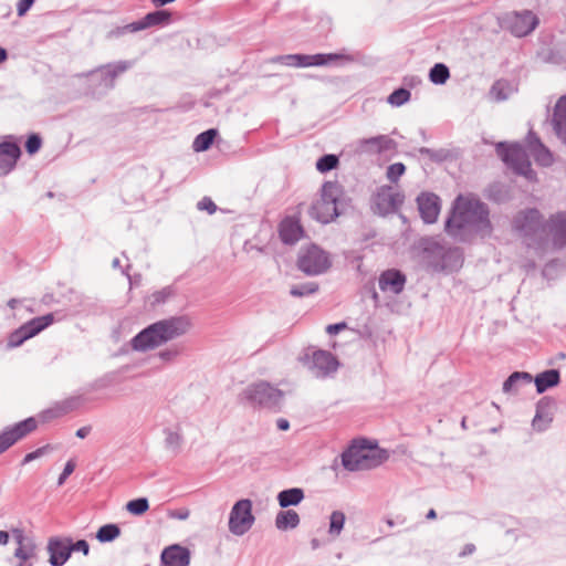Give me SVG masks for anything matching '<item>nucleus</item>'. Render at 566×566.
I'll use <instances>...</instances> for the list:
<instances>
[{"label":"nucleus","mask_w":566,"mask_h":566,"mask_svg":"<svg viewBox=\"0 0 566 566\" xmlns=\"http://www.w3.org/2000/svg\"><path fill=\"white\" fill-rule=\"evenodd\" d=\"M342 195L343 189L338 182H324L319 197L315 199L310 207V216L321 223H328L333 221L340 213L338 205Z\"/></svg>","instance_id":"3"},{"label":"nucleus","mask_w":566,"mask_h":566,"mask_svg":"<svg viewBox=\"0 0 566 566\" xmlns=\"http://www.w3.org/2000/svg\"><path fill=\"white\" fill-rule=\"evenodd\" d=\"M336 358L326 350H316L313 353L310 361V369L315 377H325L337 369Z\"/></svg>","instance_id":"16"},{"label":"nucleus","mask_w":566,"mask_h":566,"mask_svg":"<svg viewBox=\"0 0 566 566\" xmlns=\"http://www.w3.org/2000/svg\"><path fill=\"white\" fill-rule=\"evenodd\" d=\"M164 433L166 448L175 453L179 452L184 442L180 427L177 426L175 429L166 428Z\"/></svg>","instance_id":"33"},{"label":"nucleus","mask_w":566,"mask_h":566,"mask_svg":"<svg viewBox=\"0 0 566 566\" xmlns=\"http://www.w3.org/2000/svg\"><path fill=\"white\" fill-rule=\"evenodd\" d=\"M91 432V427L90 426H85V427H82L80 429H77L76 431V437L80 438V439H84L86 438Z\"/></svg>","instance_id":"57"},{"label":"nucleus","mask_w":566,"mask_h":566,"mask_svg":"<svg viewBox=\"0 0 566 566\" xmlns=\"http://www.w3.org/2000/svg\"><path fill=\"white\" fill-rule=\"evenodd\" d=\"M418 209L426 223L437 221L440 212V198L431 192H422L417 198Z\"/></svg>","instance_id":"18"},{"label":"nucleus","mask_w":566,"mask_h":566,"mask_svg":"<svg viewBox=\"0 0 566 566\" xmlns=\"http://www.w3.org/2000/svg\"><path fill=\"white\" fill-rule=\"evenodd\" d=\"M304 499V491L300 488L283 490L277 494V502L282 509L295 506Z\"/></svg>","instance_id":"28"},{"label":"nucleus","mask_w":566,"mask_h":566,"mask_svg":"<svg viewBox=\"0 0 566 566\" xmlns=\"http://www.w3.org/2000/svg\"><path fill=\"white\" fill-rule=\"evenodd\" d=\"M35 554H36V545L34 542L22 545V546H18L17 549L14 551V556L19 560H31L32 558L35 557Z\"/></svg>","instance_id":"41"},{"label":"nucleus","mask_w":566,"mask_h":566,"mask_svg":"<svg viewBox=\"0 0 566 566\" xmlns=\"http://www.w3.org/2000/svg\"><path fill=\"white\" fill-rule=\"evenodd\" d=\"M391 143H392V140L389 137H387L385 135H380V136L363 139L359 142V145H360V148L364 150H375V151L380 153L382 150L389 149Z\"/></svg>","instance_id":"32"},{"label":"nucleus","mask_w":566,"mask_h":566,"mask_svg":"<svg viewBox=\"0 0 566 566\" xmlns=\"http://www.w3.org/2000/svg\"><path fill=\"white\" fill-rule=\"evenodd\" d=\"M559 371L557 369H548L539 373L535 379L536 391L538 394L545 392L547 389L555 387L559 384Z\"/></svg>","instance_id":"27"},{"label":"nucleus","mask_w":566,"mask_h":566,"mask_svg":"<svg viewBox=\"0 0 566 566\" xmlns=\"http://www.w3.org/2000/svg\"><path fill=\"white\" fill-rule=\"evenodd\" d=\"M405 171L406 166L402 163H395L388 166L386 176L391 182H397Z\"/></svg>","instance_id":"45"},{"label":"nucleus","mask_w":566,"mask_h":566,"mask_svg":"<svg viewBox=\"0 0 566 566\" xmlns=\"http://www.w3.org/2000/svg\"><path fill=\"white\" fill-rule=\"evenodd\" d=\"M318 290V284L315 282H307L303 284L293 285L291 287V295L302 297L315 293Z\"/></svg>","instance_id":"38"},{"label":"nucleus","mask_w":566,"mask_h":566,"mask_svg":"<svg viewBox=\"0 0 566 566\" xmlns=\"http://www.w3.org/2000/svg\"><path fill=\"white\" fill-rule=\"evenodd\" d=\"M419 153H420L421 155L429 156L430 158H433V157H434V153H433V150H432V149H430V148H427V147H421V148L419 149Z\"/></svg>","instance_id":"59"},{"label":"nucleus","mask_w":566,"mask_h":566,"mask_svg":"<svg viewBox=\"0 0 566 566\" xmlns=\"http://www.w3.org/2000/svg\"><path fill=\"white\" fill-rule=\"evenodd\" d=\"M509 91L510 88L506 82L497 81L492 85L490 94L495 101L500 102L509 97Z\"/></svg>","instance_id":"43"},{"label":"nucleus","mask_w":566,"mask_h":566,"mask_svg":"<svg viewBox=\"0 0 566 566\" xmlns=\"http://www.w3.org/2000/svg\"><path fill=\"white\" fill-rule=\"evenodd\" d=\"M276 424L280 430H287L290 428V422L284 418H280Z\"/></svg>","instance_id":"58"},{"label":"nucleus","mask_w":566,"mask_h":566,"mask_svg":"<svg viewBox=\"0 0 566 566\" xmlns=\"http://www.w3.org/2000/svg\"><path fill=\"white\" fill-rule=\"evenodd\" d=\"M347 328V324L345 322L336 323L327 325L326 333L329 335H336L337 333Z\"/></svg>","instance_id":"54"},{"label":"nucleus","mask_w":566,"mask_h":566,"mask_svg":"<svg viewBox=\"0 0 566 566\" xmlns=\"http://www.w3.org/2000/svg\"><path fill=\"white\" fill-rule=\"evenodd\" d=\"M527 146L531 155L536 164L543 167H549L554 163L552 151L541 142L534 132H530L527 136Z\"/></svg>","instance_id":"21"},{"label":"nucleus","mask_w":566,"mask_h":566,"mask_svg":"<svg viewBox=\"0 0 566 566\" xmlns=\"http://www.w3.org/2000/svg\"><path fill=\"white\" fill-rule=\"evenodd\" d=\"M301 235L302 228L296 221L292 219L282 221L280 226V238L284 243L293 244L300 240Z\"/></svg>","instance_id":"26"},{"label":"nucleus","mask_w":566,"mask_h":566,"mask_svg":"<svg viewBox=\"0 0 566 566\" xmlns=\"http://www.w3.org/2000/svg\"><path fill=\"white\" fill-rule=\"evenodd\" d=\"M241 398L252 406L275 409L282 401L283 392L266 381H259L244 388Z\"/></svg>","instance_id":"6"},{"label":"nucleus","mask_w":566,"mask_h":566,"mask_svg":"<svg viewBox=\"0 0 566 566\" xmlns=\"http://www.w3.org/2000/svg\"><path fill=\"white\" fill-rule=\"evenodd\" d=\"M73 552H82L86 556L90 552V545L85 539H78L75 543L71 541V553Z\"/></svg>","instance_id":"49"},{"label":"nucleus","mask_w":566,"mask_h":566,"mask_svg":"<svg viewBox=\"0 0 566 566\" xmlns=\"http://www.w3.org/2000/svg\"><path fill=\"white\" fill-rule=\"evenodd\" d=\"M36 427V420L31 417L14 424L12 428L7 429V431L11 436V439H14V442H17L18 440L22 439L30 432L34 431Z\"/></svg>","instance_id":"30"},{"label":"nucleus","mask_w":566,"mask_h":566,"mask_svg":"<svg viewBox=\"0 0 566 566\" xmlns=\"http://www.w3.org/2000/svg\"><path fill=\"white\" fill-rule=\"evenodd\" d=\"M382 458L378 449L365 444H352L342 453V464L348 471L369 470L381 464Z\"/></svg>","instance_id":"4"},{"label":"nucleus","mask_w":566,"mask_h":566,"mask_svg":"<svg viewBox=\"0 0 566 566\" xmlns=\"http://www.w3.org/2000/svg\"><path fill=\"white\" fill-rule=\"evenodd\" d=\"M120 534V530L116 524H106L98 528L96 538L101 543L112 542Z\"/></svg>","instance_id":"37"},{"label":"nucleus","mask_w":566,"mask_h":566,"mask_svg":"<svg viewBox=\"0 0 566 566\" xmlns=\"http://www.w3.org/2000/svg\"><path fill=\"white\" fill-rule=\"evenodd\" d=\"M41 143V138L38 135H31L25 143L27 151L35 154L40 149Z\"/></svg>","instance_id":"46"},{"label":"nucleus","mask_w":566,"mask_h":566,"mask_svg":"<svg viewBox=\"0 0 566 566\" xmlns=\"http://www.w3.org/2000/svg\"><path fill=\"white\" fill-rule=\"evenodd\" d=\"M446 231L460 241H468L472 235H490L492 224L488 206L478 199L459 196L446 222Z\"/></svg>","instance_id":"1"},{"label":"nucleus","mask_w":566,"mask_h":566,"mask_svg":"<svg viewBox=\"0 0 566 566\" xmlns=\"http://www.w3.org/2000/svg\"><path fill=\"white\" fill-rule=\"evenodd\" d=\"M437 517V513L433 509L429 510V512L427 513V518L428 520H433Z\"/></svg>","instance_id":"63"},{"label":"nucleus","mask_w":566,"mask_h":566,"mask_svg":"<svg viewBox=\"0 0 566 566\" xmlns=\"http://www.w3.org/2000/svg\"><path fill=\"white\" fill-rule=\"evenodd\" d=\"M170 22V13L166 10H157L147 13L138 21H134L124 27L125 31L138 32L151 27L166 25Z\"/></svg>","instance_id":"19"},{"label":"nucleus","mask_w":566,"mask_h":566,"mask_svg":"<svg viewBox=\"0 0 566 566\" xmlns=\"http://www.w3.org/2000/svg\"><path fill=\"white\" fill-rule=\"evenodd\" d=\"M300 524V516L294 510L280 511L275 517V526L285 531L287 528H295Z\"/></svg>","instance_id":"31"},{"label":"nucleus","mask_w":566,"mask_h":566,"mask_svg":"<svg viewBox=\"0 0 566 566\" xmlns=\"http://www.w3.org/2000/svg\"><path fill=\"white\" fill-rule=\"evenodd\" d=\"M75 470V463L72 460H69L63 469V472L60 474L57 484L62 485L65 480L71 475Z\"/></svg>","instance_id":"48"},{"label":"nucleus","mask_w":566,"mask_h":566,"mask_svg":"<svg viewBox=\"0 0 566 566\" xmlns=\"http://www.w3.org/2000/svg\"><path fill=\"white\" fill-rule=\"evenodd\" d=\"M553 401L544 397L542 398L536 406V413L533 419V428L537 431H544L548 428L551 422L553 421V413L551 411V407Z\"/></svg>","instance_id":"25"},{"label":"nucleus","mask_w":566,"mask_h":566,"mask_svg":"<svg viewBox=\"0 0 566 566\" xmlns=\"http://www.w3.org/2000/svg\"><path fill=\"white\" fill-rule=\"evenodd\" d=\"M126 509L133 515H142L149 509V503L146 497H138L129 501Z\"/></svg>","instance_id":"40"},{"label":"nucleus","mask_w":566,"mask_h":566,"mask_svg":"<svg viewBox=\"0 0 566 566\" xmlns=\"http://www.w3.org/2000/svg\"><path fill=\"white\" fill-rule=\"evenodd\" d=\"M338 163L339 160L336 155H324L317 160L316 168L321 172H326L336 168Z\"/></svg>","instance_id":"42"},{"label":"nucleus","mask_w":566,"mask_h":566,"mask_svg":"<svg viewBox=\"0 0 566 566\" xmlns=\"http://www.w3.org/2000/svg\"><path fill=\"white\" fill-rule=\"evenodd\" d=\"M21 154L19 146L14 143L4 142L0 144V175H8Z\"/></svg>","instance_id":"24"},{"label":"nucleus","mask_w":566,"mask_h":566,"mask_svg":"<svg viewBox=\"0 0 566 566\" xmlns=\"http://www.w3.org/2000/svg\"><path fill=\"white\" fill-rule=\"evenodd\" d=\"M13 535L18 546H22L33 542V539L27 537L21 530H13Z\"/></svg>","instance_id":"52"},{"label":"nucleus","mask_w":566,"mask_h":566,"mask_svg":"<svg viewBox=\"0 0 566 566\" xmlns=\"http://www.w3.org/2000/svg\"><path fill=\"white\" fill-rule=\"evenodd\" d=\"M17 566H32V563L29 560H20Z\"/></svg>","instance_id":"64"},{"label":"nucleus","mask_w":566,"mask_h":566,"mask_svg":"<svg viewBox=\"0 0 566 566\" xmlns=\"http://www.w3.org/2000/svg\"><path fill=\"white\" fill-rule=\"evenodd\" d=\"M175 0H151V2L156 6V7H161V6H165L167 3H170V2H174Z\"/></svg>","instance_id":"61"},{"label":"nucleus","mask_w":566,"mask_h":566,"mask_svg":"<svg viewBox=\"0 0 566 566\" xmlns=\"http://www.w3.org/2000/svg\"><path fill=\"white\" fill-rule=\"evenodd\" d=\"M406 284V275L396 269L384 271L379 279L378 285L382 292H389L392 294H400Z\"/></svg>","instance_id":"20"},{"label":"nucleus","mask_w":566,"mask_h":566,"mask_svg":"<svg viewBox=\"0 0 566 566\" xmlns=\"http://www.w3.org/2000/svg\"><path fill=\"white\" fill-rule=\"evenodd\" d=\"M9 541V534L6 531H0V545H6Z\"/></svg>","instance_id":"60"},{"label":"nucleus","mask_w":566,"mask_h":566,"mask_svg":"<svg viewBox=\"0 0 566 566\" xmlns=\"http://www.w3.org/2000/svg\"><path fill=\"white\" fill-rule=\"evenodd\" d=\"M174 291L170 286H166L159 291L154 292L149 297V302L151 306H156L158 304L165 303Z\"/></svg>","instance_id":"44"},{"label":"nucleus","mask_w":566,"mask_h":566,"mask_svg":"<svg viewBox=\"0 0 566 566\" xmlns=\"http://www.w3.org/2000/svg\"><path fill=\"white\" fill-rule=\"evenodd\" d=\"M496 153L516 174L530 180L535 178V171L531 167V161L520 144L507 145L505 143H499L496 145Z\"/></svg>","instance_id":"7"},{"label":"nucleus","mask_w":566,"mask_h":566,"mask_svg":"<svg viewBox=\"0 0 566 566\" xmlns=\"http://www.w3.org/2000/svg\"><path fill=\"white\" fill-rule=\"evenodd\" d=\"M353 56L343 53H328V54H286L279 55L273 59V62L281 63L287 66L294 67H307V66H323L329 64H344L353 62Z\"/></svg>","instance_id":"5"},{"label":"nucleus","mask_w":566,"mask_h":566,"mask_svg":"<svg viewBox=\"0 0 566 566\" xmlns=\"http://www.w3.org/2000/svg\"><path fill=\"white\" fill-rule=\"evenodd\" d=\"M533 378L531 374L525 371L513 373L503 384L504 392H516L521 386L530 385Z\"/></svg>","instance_id":"29"},{"label":"nucleus","mask_w":566,"mask_h":566,"mask_svg":"<svg viewBox=\"0 0 566 566\" xmlns=\"http://www.w3.org/2000/svg\"><path fill=\"white\" fill-rule=\"evenodd\" d=\"M7 57H8L7 51L3 48L0 46V63L6 61Z\"/></svg>","instance_id":"62"},{"label":"nucleus","mask_w":566,"mask_h":566,"mask_svg":"<svg viewBox=\"0 0 566 566\" xmlns=\"http://www.w3.org/2000/svg\"><path fill=\"white\" fill-rule=\"evenodd\" d=\"M346 516L342 511H333L329 516L328 535L332 539L337 538L345 525Z\"/></svg>","instance_id":"34"},{"label":"nucleus","mask_w":566,"mask_h":566,"mask_svg":"<svg viewBox=\"0 0 566 566\" xmlns=\"http://www.w3.org/2000/svg\"><path fill=\"white\" fill-rule=\"evenodd\" d=\"M53 321L54 316L52 313L32 318L10 335L9 345L11 347L20 346L24 340L35 336L50 326Z\"/></svg>","instance_id":"12"},{"label":"nucleus","mask_w":566,"mask_h":566,"mask_svg":"<svg viewBox=\"0 0 566 566\" xmlns=\"http://www.w3.org/2000/svg\"><path fill=\"white\" fill-rule=\"evenodd\" d=\"M199 210H206L209 214H213L217 211L216 203L209 198L203 197L197 205Z\"/></svg>","instance_id":"47"},{"label":"nucleus","mask_w":566,"mask_h":566,"mask_svg":"<svg viewBox=\"0 0 566 566\" xmlns=\"http://www.w3.org/2000/svg\"><path fill=\"white\" fill-rule=\"evenodd\" d=\"M132 66H133L132 61H118L115 63H108V64L101 65L96 70L91 71L87 74H85V76H88L95 72H99L101 73V83L107 88H113L116 77L119 76L120 74L125 73Z\"/></svg>","instance_id":"17"},{"label":"nucleus","mask_w":566,"mask_h":566,"mask_svg":"<svg viewBox=\"0 0 566 566\" xmlns=\"http://www.w3.org/2000/svg\"><path fill=\"white\" fill-rule=\"evenodd\" d=\"M552 126L557 138L566 146V95L559 97L554 107Z\"/></svg>","instance_id":"23"},{"label":"nucleus","mask_w":566,"mask_h":566,"mask_svg":"<svg viewBox=\"0 0 566 566\" xmlns=\"http://www.w3.org/2000/svg\"><path fill=\"white\" fill-rule=\"evenodd\" d=\"M331 265L328 254L315 244L302 248L298 252L297 268L307 275H319Z\"/></svg>","instance_id":"8"},{"label":"nucleus","mask_w":566,"mask_h":566,"mask_svg":"<svg viewBox=\"0 0 566 566\" xmlns=\"http://www.w3.org/2000/svg\"><path fill=\"white\" fill-rule=\"evenodd\" d=\"M405 201V196L395 191L390 186H381L373 196V209L380 216H387L399 210Z\"/></svg>","instance_id":"10"},{"label":"nucleus","mask_w":566,"mask_h":566,"mask_svg":"<svg viewBox=\"0 0 566 566\" xmlns=\"http://www.w3.org/2000/svg\"><path fill=\"white\" fill-rule=\"evenodd\" d=\"M504 21L506 28L517 38L528 35L539 23L537 15L530 10L512 12L505 17Z\"/></svg>","instance_id":"11"},{"label":"nucleus","mask_w":566,"mask_h":566,"mask_svg":"<svg viewBox=\"0 0 566 566\" xmlns=\"http://www.w3.org/2000/svg\"><path fill=\"white\" fill-rule=\"evenodd\" d=\"M542 226V214L537 209H527L518 212L513 220V228L527 237L535 234Z\"/></svg>","instance_id":"13"},{"label":"nucleus","mask_w":566,"mask_h":566,"mask_svg":"<svg viewBox=\"0 0 566 566\" xmlns=\"http://www.w3.org/2000/svg\"><path fill=\"white\" fill-rule=\"evenodd\" d=\"M217 136V129H208L201 134H199L192 144V148L195 151H205L210 148L213 143L214 137Z\"/></svg>","instance_id":"35"},{"label":"nucleus","mask_w":566,"mask_h":566,"mask_svg":"<svg viewBox=\"0 0 566 566\" xmlns=\"http://www.w3.org/2000/svg\"><path fill=\"white\" fill-rule=\"evenodd\" d=\"M475 552V545L474 544H465L462 548V551L459 553L460 557H465L469 555H472Z\"/></svg>","instance_id":"56"},{"label":"nucleus","mask_w":566,"mask_h":566,"mask_svg":"<svg viewBox=\"0 0 566 566\" xmlns=\"http://www.w3.org/2000/svg\"><path fill=\"white\" fill-rule=\"evenodd\" d=\"M546 229L553 245L557 249L564 248L566 245V211L551 216L546 222Z\"/></svg>","instance_id":"15"},{"label":"nucleus","mask_w":566,"mask_h":566,"mask_svg":"<svg viewBox=\"0 0 566 566\" xmlns=\"http://www.w3.org/2000/svg\"><path fill=\"white\" fill-rule=\"evenodd\" d=\"M190 327L191 321L186 315L160 319L134 336L130 346L135 352H148L185 335Z\"/></svg>","instance_id":"2"},{"label":"nucleus","mask_w":566,"mask_h":566,"mask_svg":"<svg viewBox=\"0 0 566 566\" xmlns=\"http://www.w3.org/2000/svg\"><path fill=\"white\" fill-rule=\"evenodd\" d=\"M14 443V439H11V436L7 430H4L0 434V454L9 449Z\"/></svg>","instance_id":"50"},{"label":"nucleus","mask_w":566,"mask_h":566,"mask_svg":"<svg viewBox=\"0 0 566 566\" xmlns=\"http://www.w3.org/2000/svg\"><path fill=\"white\" fill-rule=\"evenodd\" d=\"M410 92L406 88L395 90L387 98V102L392 106H401L410 99Z\"/></svg>","instance_id":"39"},{"label":"nucleus","mask_w":566,"mask_h":566,"mask_svg":"<svg viewBox=\"0 0 566 566\" xmlns=\"http://www.w3.org/2000/svg\"><path fill=\"white\" fill-rule=\"evenodd\" d=\"M255 518L252 514V502L242 499L232 506L229 516V531L237 536H242L250 531Z\"/></svg>","instance_id":"9"},{"label":"nucleus","mask_w":566,"mask_h":566,"mask_svg":"<svg viewBox=\"0 0 566 566\" xmlns=\"http://www.w3.org/2000/svg\"><path fill=\"white\" fill-rule=\"evenodd\" d=\"M49 447H42V448H39L36 449L35 451L33 452H30L28 453L24 459H23V463H29L38 458H40L41 455H43L45 453V451L48 450Z\"/></svg>","instance_id":"53"},{"label":"nucleus","mask_w":566,"mask_h":566,"mask_svg":"<svg viewBox=\"0 0 566 566\" xmlns=\"http://www.w3.org/2000/svg\"><path fill=\"white\" fill-rule=\"evenodd\" d=\"M160 562L163 566H188L190 552L180 545H171L161 552Z\"/></svg>","instance_id":"22"},{"label":"nucleus","mask_w":566,"mask_h":566,"mask_svg":"<svg viewBox=\"0 0 566 566\" xmlns=\"http://www.w3.org/2000/svg\"><path fill=\"white\" fill-rule=\"evenodd\" d=\"M51 566H63L71 557L70 537H50L46 545Z\"/></svg>","instance_id":"14"},{"label":"nucleus","mask_w":566,"mask_h":566,"mask_svg":"<svg viewBox=\"0 0 566 566\" xmlns=\"http://www.w3.org/2000/svg\"><path fill=\"white\" fill-rule=\"evenodd\" d=\"M178 355L177 349H166L159 353V357L164 360H171Z\"/></svg>","instance_id":"55"},{"label":"nucleus","mask_w":566,"mask_h":566,"mask_svg":"<svg viewBox=\"0 0 566 566\" xmlns=\"http://www.w3.org/2000/svg\"><path fill=\"white\" fill-rule=\"evenodd\" d=\"M450 77V71L443 63L434 64L429 72V80L437 85L444 84Z\"/></svg>","instance_id":"36"},{"label":"nucleus","mask_w":566,"mask_h":566,"mask_svg":"<svg viewBox=\"0 0 566 566\" xmlns=\"http://www.w3.org/2000/svg\"><path fill=\"white\" fill-rule=\"evenodd\" d=\"M34 3V0H20L17 4V13L23 17Z\"/></svg>","instance_id":"51"}]
</instances>
